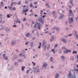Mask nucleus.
<instances>
[{
    "label": "nucleus",
    "instance_id": "a19ab883",
    "mask_svg": "<svg viewBox=\"0 0 78 78\" xmlns=\"http://www.w3.org/2000/svg\"><path fill=\"white\" fill-rule=\"evenodd\" d=\"M72 34H70L69 35H68V36H72Z\"/></svg>",
    "mask_w": 78,
    "mask_h": 78
},
{
    "label": "nucleus",
    "instance_id": "1a4fd4ad",
    "mask_svg": "<svg viewBox=\"0 0 78 78\" xmlns=\"http://www.w3.org/2000/svg\"><path fill=\"white\" fill-rule=\"evenodd\" d=\"M34 71L35 72H36V73H37V72H39V69H35Z\"/></svg>",
    "mask_w": 78,
    "mask_h": 78
},
{
    "label": "nucleus",
    "instance_id": "473e14b6",
    "mask_svg": "<svg viewBox=\"0 0 78 78\" xmlns=\"http://www.w3.org/2000/svg\"><path fill=\"white\" fill-rule=\"evenodd\" d=\"M68 76H71V74L70 73H69Z\"/></svg>",
    "mask_w": 78,
    "mask_h": 78
},
{
    "label": "nucleus",
    "instance_id": "20e7f679",
    "mask_svg": "<svg viewBox=\"0 0 78 78\" xmlns=\"http://www.w3.org/2000/svg\"><path fill=\"white\" fill-rule=\"evenodd\" d=\"M38 21H40V22H41V23L42 24H43L44 23V21L42 20V18H40V19H38Z\"/></svg>",
    "mask_w": 78,
    "mask_h": 78
},
{
    "label": "nucleus",
    "instance_id": "bb28decb",
    "mask_svg": "<svg viewBox=\"0 0 78 78\" xmlns=\"http://www.w3.org/2000/svg\"><path fill=\"white\" fill-rule=\"evenodd\" d=\"M19 22V21H14V24H15L16 23H16H18V22Z\"/></svg>",
    "mask_w": 78,
    "mask_h": 78
},
{
    "label": "nucleus",
    "instance_id": "c03bdc74",
    "mask_svg": "<svg viewBox=\"0 0 78 78\" xmlns=\"http://www.w3.org/2000/svg\"><path fill=\"white\" fill-rule=\"evenodd\" d=\"M76 37H77V39H78V36H77V34H76Z\"/></svg>",
    "mask_w": 78,
    "mask_h": 78
},
{
    "label": "nucleus",
    "instance_id": "e2e57ef3",
    "mask_svg": "<svg viewBox=\"0 0 78 78\" xmlns=\"http://www.w3.org/2000/svg\"><path fill=\"white\" fill-rule=\"evenodd\" d=\"M51 68H52V69H53V66H51Z\"/></svg>",
    "mask_w": 78,
    "mask_h": 78
},
{
    "label": "nucleus",
    "instance_id": "2f4dec72",
    "mask_svg": "<svg viewBox=\"0 0 78 78\" xmlns=\"http://www.w3.org/2000/svg\"><path fill=\"white\" fill-rule=\"evenodd\" d=\"M13 10H14V11H15L16 10V8L14 7L12 9Z\"/></svg>",
    "mask_w": 78,
    "mask_h": 78
},
{
    "label": "nucleus",
    "instance_id": "5701e85b",
    "mask_svg": "<svg viewBox=\"0 0 78 78\" xmlns=\"http://www.w3.org/2000/svg\"><path fill=\"white\" fill-rule=\"evenodd\" d=\"M18 5H20L21 4V1H20L19 2H18Z\"/></svg>",
    "mask_w": 78,
    "mask_h": 78
},
{
    "label": "nucleus",
    "instance_id": "dca6fc26",
    "mask_svg": "<svg viewBox=\"0 0 78 78\" xmlns=\"http://www.w3.org/2000/svg\"><path fill=\"white\" fill-rule=\"evenodd\" d=\"M1 4H0V6H3V2H1Z\"/></svg>",
    "mask_w": 78,
    "mask_h": 78
},
{
    "label": "nucleus",
    "instance_id": "8fccbe9b",
    "mask_svg": "<svg viewBox=\"0 0 78 78\" xmlns=\"http://www.w3.org/2000/svg\"><path fill=\"white\" fill-rule=\"evenodd\" d=\"M34 30H32L33 33H34Z\"/></svg>",
    "mask_w": 78,
    "mask_h": 78
},
{
    "label": "nucleus",
    "instance_id": "393cba45",
    "mask_svg": "<svg viewBox=\"0 0 78 78\" xmlns=\"http://www.w3.org/2000/svg\"><path fill=\"white\" fill-rule=\"evenodd\" d=\"M7 17L8 18H10V16H9V15L8 14L7 15Z\"/></svg>",
    "mask_w": 78,
    "mask_h": 78
},
{
    "label": "nucleus",
    "instance_id": "7c9ffc66",
    "mask_svg": "<svg viewBox=\"0 0 78 78\" xmlns=\"http://www.w3.org/2000/svg\"><path fill=\"white\" fill-rule=\"evenodd\" d=\"M30 7H33V5L31 3H30Z\"/></svg>",
    "mask_w": 78,
    "mask_h": 78
},
{
    "label": "nucleus",
    "instance_id": "c9c22d12",
    "mask_svg": "<svg viewBox=\"0 0 78 78\" xmlns=\"http://www.w3.org/2000/svg\"><path fill=\"white\" fill-rule=\"evenodd\" d=\"M25 3H26V4H28V2H27V1H25Z\"/></svg>",
    "mask_w": 78,
    "mask_h": 78
},
{
    "label": "nucleus",
    "instance_id": "69168bd1",
    "mask_svg": "<svg viewBox=\"0 0 78 78\" xmlns=\"http://www.w3.org/2000/svg\"><path fill=\"white\" fill-rule=\"evenodd\" d=\"M18 23H20V21H18Z\"/></svg>",
    "mask_w": 78,
    "mask_h": 78
},
{
    "label": "nucleus",
    "instance_id": "a878e982",
    "mask_svg": "<svg viewBox=\"0 0 78 78\" xmlns=\"http://www.w3.org/2000/svg\"><path fill=\"white\" fill-rule=\"evenodd\" d=\"M9 9H12V6H9Z\"/></svg>",
    "mask_w": 78,
    "mask_h": 78
},
{
    "label": "nucleus",
    "instance_id": "aec40b11",
    "mask_svg": "<svg viewBox=\"0 0 78 78\" xmlns=\"http://www.w3.org/2000/svg\"><path fill=\"white\" fill-rule=\"evenodd\" d=\"M53 57H51V58H50V61H51V62H52L53 61Z\"/></svg>",
    "mask_w": 78,
    "mask_h": 78
},
{
    "label": "nucleus",
    "instance_id": "052dcab7",
    "mask_svg": "<svg viewBox=\"0 0 78 78\" xmlns=\"http://www.w3.org/2000/svg\"><path fill=\"white\" fill-rule=\"evenodd\" d=\"M35 65H36V63H34V66H35Z\"/></svg>",
    "mask_w": 78,
    "mask_h": 78
},
{
    "label": "nucleus",
    "instance_id": "f03ea898",
    "mask_svg": "<svg viewBox=\"0 0 78 78\" xmlns=\"http://www.w3.org/2000/svg\"><path fill=\"white\" fill-rule=\"evenodd\" d=\"M69 52H71V51L70 50H68L66 49V51H64V54H66V53H68Z\"/></svg>",
    "mask_w": 78,
    "mask_h": 78
},
{
    "label": "nucleus",
    "instance_id": "a211bd4d",
    "mask_svg": "<svg viewBox=\"0 0 78 78\" xmlns=\"http://www.w3.org/2000/svg\"><path fill=\"white\" fill-rule=\"evenodd\" d=\"M72 10H70V11H69V13L70 14V15L71 14H72Z\"/></svg>",
    "mask_w": 78,
    "mask_h": 78
},
{
    "label": "nucleus",
    "instance_id": "2eb2a0df",
    "mask_svg": "<svg viewBox=\"0 0 78 78\" xmlns=\"http://www.w3.org/2000/svg\"><path fill=\"white\" fill-rule=\"evenodd\" d=\"M63 17H64V15H63L62 14L61 15V16L59 18V19H62V18Z\"/></svg>",
    "mask_w": 78,
    "mask_h": 78
},
{
    "label": "nucleus",
    "instance_id": "bf43d9fd",
    "mask_svg": "<svg viewBox=\"0 0 78 78\" xmlns=\"http://www.w3.org/2000/svg\"><path fill=\"white\" fill-rule=\"evenodd\" d=\"M45 16H43V18H44V17H45Z\"/></svg>",
    "mask_w": 78,
    "mask_h": 78
},
{
    "label": "nucleus",
    "instance_id": "c85d7f7f",
    "mask_svg": "<svg viewBox=\"0 0 78 78\" xmlns=\"http://www.w3.org/2000/svg\"><path fill=\"white\" fill-rule=\"evenodd\" d=\"M42 13H43V11L41 10L40 11V14H42Z\"/></svg>",
    "mask_w": 78,
    "mask_h": 78
},
{
    "label": "nucleus",
    "instance_id": "ea45409f",
    "mask_svg": "<svg viewBox=\"0 0 78 78\" xmlns=\"http://www.w3.org/2000/svg\"><path fill=\"white\" fill-rule=\"evenodd\" d=\"M33 51H36V49H34L33 50Z\"/></svg>",
    "mask_w": 78,
    "mask_h": 78
},
{
    "label": "nucleus",
    "instance_id": "6e6552de",
    "mask_svg": "<svg viewBox=\"0 0 78 78\" xmlns=\"http://www.w3.org/2000/svg\"><path fill=\"white\" fill-rule=\"evenodd\" d=\"M43 66L42 67H46V66H47V64L46 63L44 62L43 64Z\"/></svg>",
    "mask_w": 78,
    "mask_h": 78
},
{
    "label": "nucleus",
    "instance_id": "13d9d810",
    "mask_svg": "<svg viewBox=\"0 0 78 78\" xmlns=\"http://www.w3.org/2000/svg\"><path fill=\"white\" fill-rule=\"evenodd\" d=\"M5 9H7V7L5 6Z\"/></svg>",
    "mask_w": 78,
    "mask_h": 78
},
{
    "label": "nucleus",
    "instance_id": "c756f323",
    "mask_svg": "<svg viewBox=\"0 0 78 78\" xmlns=\"http://www.w3.org/2000/svg\"><path fill=\"white\" fill-rule=\"evenodd\" d=\"M26 18H24V19H23V21L24 22H25V21L26 20Z\"/></svg>",
    "mask_w": 78,
    "mask_h": 78
},
{
    "label": "nucleus",
    "instance_id": "39448f33",
    "mask_svg": "<svg viewBox=\"0 0 78 78\" xmlns=\"http://www.w3.org/2000/svg\"><path fill=\"white\" fill-rule=\"evenodd\" d=\"M62 41L63 43H64L65 44H66L67 43V41L66 39H65L64 38H62Z\"/></svg>",
    "mask_w": 78,
    "mask_h": 78
},
{
    "label": "nucleus",
    "instance_id": "774afa93",
    "mask_svg": "<svg viewBox=\"0 0 78 78\" xmlns=\"http://www.w3.org/2000/svg\"><path fill=\"white\" fill-rule=\"evenodd\" d=\"M77 58H78V55L77 56Z\"/></svg>",
    "mask_w": 78,
    "mask_h": 78
},
{
    "label": "nucleus",
    "instance_id": "338daca9",
    "mask_svg": "<svg viewBox=\"0 0 78 78\" xmlns=\"http://www.w3.org/2000/svg\"><path fill=\"white\" fill-rule=\"evenodd\" d=\"M76 66H77V68H78V65H76Z\"/></svg>",
    "mask_w": 78,
    "mask_h": 78
},
{
    "label": "nucleus",
    "instance_id": "4d7b16f0",
    "mask_svg": "<svg viewBox=\"0 0 78 78\" xmlns=\"http://www.w3.org/2000/svg\"><path fill=\"white\" fill-rule=\"evenodd\" d=\"M39 44H40V45L41 46V42L39 43Z\"/></svg>",
    "mask_w": 78,
    "mask_h": 78
},
{
    "label": "nucleus",
    "instance_id": "5fc2aeb1",
    "mask_svg": "<svg viewBox=\"0 0 78 78\" xmlns=\"http://www.w3.org/2000/svg\"><path fill=\"white\" fill-rule=\"evenodd\" d=\"M19 56H22V54H19Z\"/></svg>",
    "mask_w": 78,
    "mask_h": 78
},
{
    "label": "nucleus",
    "instance_id": "f704fd0d",
    "mask_svg": "<svg viewBox=\"0 0 78 78\" xmlns=\"http://www.w3.org/2000/svg\"><path fill=\"white\" fill-rule=\"evenodd\" d=\"M36 24L35 23V24H34V28H36Z\"/></svg>",
    "mask_w": 78,
    "mask_h": 78
},
{
    "label": "nucleus",
    "instance_id": "6e6d98bb",
    "mask_svg": "<svg viewBox=\"0 0 78 78\" xmlns=\"http://www.w3.org/2000/svg\"><path fill=\"white\" fill-rule=\"evenodd\" d=\"M35 17H37V15H35Z\"/></svg>",
    "mask_w": 78,
    "mask_h": 78
},
{
    "label": "nucleus",
    "instance_id": "3c124183",
    "mask_svg": "<svg viewBox=\"0 0 78 78\" xmlns=\"http://www.w3.org/2000/svg\"><path fill=\"white\" fill-rule=\"evenodd\" d=\"M16 64H17V65H18V64H17V63L16 62L15 63V65H16Z\"/></svg>",
    "mask_w": 78,
    "mask_h": 78
},
{
    "label": "nucleus",
    "instance_id": "4468645a",
    "mask_svg": "<svg viewBox=\"0 0 78 78\" xmlns=\"http://www.w3.org/2000/svg\"><path fill=\"white\" fill-rule=\"evenodd\" d=\"M46 6H47L48 8H50V6H49V4L48 3L46 4Z\"/></svg>",
    "mask_w": 78,
    "mask_h": 78
},
{
    "label": "nucleus",
    "instance_id": "f3484780",
    "mask_svg": "<svg viewBox=\"0 0 78 78\" xmlns=\"http://www.w3.org/2000/svg\"><path fill=\"white\" fill-rule=\"evenodd\" d=\"M30 33H28L26 34V36H27V37H28V36H30Z\"/></svg>",
    "mask_w": 78,
    "mask_h": 78
},
{
    "label": "nucleus",
    "instance_id": "09e8293b",
    "mask_svg": "<svg viewBox=\"0 0 78 78\" xmlns=\"http://www.w3.org/2000/svg\"><path fill=\"white\" fill-rule=\"evenodd\" d=\"M62 48H63V49H66V48L65 47H63Z\"/></svg>",
    "mask_w": 78,
    "mask_h": 78
},
{
    "label": "nucleus",
    "instance_id": "423d86ee",
    "mask_svg": "<svg viewBox=\"0 0 78 78\" xmlns=\"http://www.w3.org/2000/svg\"><path fill=\"white\" fill-rule=\"evenodd\" d=\"M69 3L71 6H72V5L73 6V1L72 0H70Z\"/></svg>",
    "mask_w": 78,
    "mask_h": 78
},
{
    "label": "nucleus",
    "instance_id": "864d4df0",
    "mask_svg": "<svg viewBox=\"0 0 78 78\" xmlns=\"http://www.w3.org/2000/svg\"><path fill=\"white\" fill-rule=\"evenodd\" d=\"M15 3H16V2L13 3H12V4H11V5H13V4H15Z\"/></svg>",
    "mask_w": 78,
    "mask_h": 78
},
{
    "label": "nucleus",
    "instance_id": "0e129e2a",
    "mask_svg": "<svg viewBox=\"0 0 78 78\" xmlns=\"http://www.w3.org/2000/svg\"><path fill=\"white\" fill-rule=\"evenodd\" d=\"M28 43H26V44H25V45H27V44Z\"/></svg>",
    "mask_w": 78,
    "mask_h": 78
},
{
    "label": "nucleus",
    "instance_id": "9d476101",
    "mask_svg": "<svg viewBox=\"0 0 78 78\" xmlns=\"http://www.w3.org/2000/svg\"><path fill=\"white\" fill-rule=\"evenodd\" d=\"M3 55L4 58L5 60H7L8 59V57H7L6 58H5V55H6L5 54H4Z\"/></svg>",
    "mask_w": 78,
    "mask_h": 78
},
{
    "label": "nucleus",
    "instance_id": "4c0bfd02",
    "mask_svg": "<svg viewBox=\"0 0 78 78\" xmlns=\"http://www.w3.org/2000/svg\"><path fill=\"white\" fill-rule=\"evenodd\" d=\"M55 11H53L52 12V14H55Z\"/></svg>",
    "mask_w": 78,
    "mask_h": 78
},
{
    "label": "nucleus",
    "instance_id": "680f3d73",
    "mask_svg": "<svg viewBox=\"0 0 78 78\" xmlns=\"http://www.w3.org/2000/svg\"><path fill=\"white\" fill-rule=\"evenodd\" d=\"M16 51H18V50L17 49L16 50Z\"/></svg>",
    "mask_w": 78,
    "mask_h": 78
},
{
    "label": "nucleus",
    "instance_id": "f8f14e48",
    "mask_svg": "<svg viewBox=\"0 0 78 78\" xmlns=\"http://www.w3.org/2000/svg\"><path fill=\"white\" fill-rule=\"evenodd\" d=\"M59 76V74L57 73L55 75V78H58V76Z\"/></svg>",
    "mask_w": 78,
    "mask_h": 78
},
{
    "label": "nucleus",
    "instance_id": "f257e3e1",
    "mask_svg": "<svg viewBox=\"0 0 78 78\" xmlns=\"http://www.w3.org/2000/svg\"><path fill=\"white\" fill-rule=\"evenodd\" d=\"M69 23H70L71 22H73V20L72 19V16L71 15H69Z\"/></svg>",
    "mask_w": 78,
    "mask_h": 78
},
{
    "label": "nucleus",
    "instance_id": "72a5a7b5",
    "mask_svg": "<svg viewBox=\"0 0 78 78\" xmlns=\"http://www.w3.org/2000/svg\"><path fill=\"white\" fill-rule=\"evenodd\" d=\"M13 27H17V26L16 25H13Z\"/></svg>",
    "mask_w": 78,
    "mask_h": 78
},
{
    "label": "nucleus",
    "instance_id": "79ce46f5",
    "mask_svg": "<svg viewBox=\"0 0 78 78\" xmlns=\"http://www.w3.org/2000/svg\"><path fill=\"white\" fill-rule=\"evenodd\" d=\"M46 47H47V46H44V48H45V49L46 48Z\"/></svg>",
    "mask_w": 78,
    "mask_h": 78
},
{
    "label": "nucleus",
    "instance_id": "e433bc0d",
    "mask_svg": "<svg viewBox=\"0 0 78 78\" xmlns=\"http://www.w3.org/2000/svg\"><path fill=\"white\" fill-rule=\"evenodd\" d=\"M45 27H48V25H47V24H45Z\"/></svg>",
    "mask_w": 78,
    "mask_h": 78
},
{
    "label": "nucleus",
    "instance_id": "ddd939ff",
    "mask_svg": "<svg viewBox=\"0 0 78 78\" xmlns=\"http://www.w3.org/2000/svg\"><path fill=\"white\" fill-rule=\"evenodd\" d=\"M61 58L62 59V61L63 60H64L65 59V58L64 57V56L63 55H62L61 57Z\"/></svg>",
    "mask_w": 78,
    "mask_h": 78
},
{
    "label": "nucleus",
    "instance_id": "58836bf2",
    "mask_svg": "<svg viewBox=\"0 0 78 78\" xmlns=\"http://www.w3.org/2000/svg\"><path fill=\"white\" fill-rule=\"evenodd\" d=\"M41 45H39V46L38 47V48H41Z\"/></svg>",
    "mask_w": 78,
    "mask_h": 78
},
{
    "label": "nucleus",
    "instance_id": "412c9836",
    "mask_svg": "<svg viewBox=\"0 0 78 78\" xmlns=\"http://www.w3.org/2000/svg\"><path fill=\"white\" fill-rule=\"evenodd\" d=\"M51 51H53V53L54 54H55V50L52 49Z\"/></svg>",
    "mask_w": 78,
    "mask_h": 78
},
{
    "label": "nucleus",
    "instance_id": "37998d69",
    "mask_svg": "<svg viewBox=\"0 0 78 78\" xmlns=\"http://www.w3.org/2000/svg\"><path fill=\"white\" fill-rule=\"evenodd\" d=\"M69 8H72V7H71L70 6V5H69Z\"/></svg>",
    "mask_w": 78,
    "mask_h": 78
},
{
    "label": "nucleus",
    "instance_id": "0eeeda50",
    "mask_svg": "<svg viewBox=\"0 0 78 78\" xmlns=\"http://www.w3.org/2000/svg\"><path fill=\"white\" fill-rule=\"evenodd\" d=\"M28 11V9H27L26 10H23V14H24V13H25L26 12H27Z\"/></svg>",
    "mask_w": 78,
    "mask_h": 78
},
{
    "label": "nucleus",
    "instance_id": "49530a36",
    "mask_svg": "<svg viewBox=\"0 0 78 78\" xmlns=\"http://www.w3.org/2000/svg\"><path fill=\"white\" fill-rule=\"evenodd\" d=\"M32 23H33V24H34V21H32Z\"/></svg>",
    "mask_w": 78,
    "mask_h": 78
},
{
    "label": "nucleus",
    "instance_id": "de8ad7c7",
    "mask_svg": "<svg viewBox=\"0 0 78 78\" xmlns=\"http://www.w3.org/2000/svg\"><path fill=\"white\" fill-rule=\"evenodd\" d=\"M57 46H58V45H57V44H56L55 45V47H56Z\"/></svg>",
    "mask_w": 78,
    "mask_h": 78
},
{
    "label": "nucleus",
    "instance_id": "7ed1b4c3",
    "mask_svg": "<svg viewBox=\"0 0 78 78\" xmlns=\"http://www.w3.org/2000/svg\"><path fill=\"white\" fill-rule=\"evenodd\" d=\"M37 26H38L37 27V28H38V30H40V29H41V28L40 27H41V25L40 23H37Z\"/></svg>",
    "mask_w": 78,
    "mask_h": 78
},
{
    "label": "nucleus",
    "instance_id": "b1692460",
    "mask_svg": "<svg viewBox=\"0 0 78 78\" xmlns=\"http://www.w3.org/2000/svg\"><path fill=\"white\" fill-rule=\"evenodd\" d=\"M53 41V37H52L51 39H50L51 42V41Z\"/></svg>",
    "mask_w": 78,
    "mask_h": 78
},
{
    "label": "nucleus",
    "instance_id": "6ab92c4d",
    "mask_svg": "<svg viewBox=\"0 0 78 78\" xmlns=\"http://www.w3.org/2000/svg\"><path fill=\"white\" fill-rule=\"evenodd\" d=\"M76 53H77V52L76 51H73V54H74V53H75L76 54Z\"/></svg>",
    "mask_w": 78,
    "mask_h": 78
},
{
    "label": "nucleus",
    "instance_id": "a18cd8bd",
    "mask_svg": "<svg viewBox=\"0 0 78 78\" xmlns=\"http://www.w3.org/2000/svg\"><path fill=\"white\" fill-rule=\"evenodd\" d=\"M62 8H64V5H62Z\"/></svg>",
    "mask_w": 78,
    "mask_h": 78
},
{
    "label": "nucleus",
    "instance_id": "9b49d317",
    "mask_svg": "<svg viewBox=\"0 0 78 78\" xmlns=\"http://www.w3.org/2000/svg\"><path fill=\"white\" fill-rule=\"evenodd\" d=\"M16 44V41H12V43H11V44L12 45H14V44Z\"/></svg>",
    "mask_w": 78,
    "mask_h": 78
},
{
    "label": "nucleus",
    "instance_id": "4be33fe9",
    "mask_svg": "<svg viewBox=\"0 0 78 78\" xmlns=\"http://www.w3.org/2000/svg\"><path fill=\"white\" fill-rule=\"evenodd\" d=\"M25 66H24L22 68V70L23 71V70H24V69H25Z\"/></svg>",
    "mask_w": 78,
    "mask_h": 78
},
{
    "label": "nucleus",
    "instance_id": "603ef678",
    "mask_svg": "<svg viewBox=\"0 0 78 78\" xmlns=\"http://www.w3.org/2000/svg\"><path fill=\"white\" fill-rule=\"evenodd\" d=\"M37 2H34V4H37Z\"/></svg>",
    "mask_w": 78,
    "mask_h": 78
},
{
    "label": "nucleus",
    "instance_id": "cd10ccee",
    "mask_svg": "<svg viewBox=\"0 0 78 78\" xmlns=\"http://www.w3.org/2000/svg\"><path fill=\"white\" fill-rule=\"evenodd\" d=\"M30 71V70L28 69L27 71H26L27 73H28Z\"/></svg>",
    "mask_w": 78,
    "mask_h": 78
}]
</instances>
